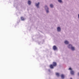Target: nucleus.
Masks as SVG:
<instances>
[{
    "label": "nucleus",
    "instance_id": "obj_13",
    "mask_svg": "<svg viewBox=\"0 0 79 79\" xmlns=\"http://www.w3.org/2000/svg\"><path fill=\"white\" fill-rule=\"evenodd\" d=\"M21 19L22 21H24V18L23 17H21Z\"/></svg>",
    "mask_w": 79,
    "mask_h": 79
},
{
    "label": "nucleus",
    "instance_id": "obj_9",
    "mask_svg": "<svg viewBox=\"0 0 79 79\" xmlns=\"http://www.w3.org/2000/svg\"><path fill=\"white\" fill-rule=\"evenodd\" d=\"M64 43L65 44H69V42L67 41H65L64 42Z\"/></svg>",
    "mask_w": 79,
    "mask_h": 79
},
{
    "label": "nucleus",
    "instance_id": "obj_8",
    "mask_svg": "<svg viewBox=\"0 0 79 79\" xmlns=\"http://www.w3.org/2000/svg\"><path fill=\"white\" fill-rule=\"evenodd\" d=\"M61 76L62 79H64V75L62 74Z\"/></svg>",
    "mask_w": 79,
    "mask_h": 79
},
{
    "label": "nucleus",
    "instance_id": "obj_18",
    "mask_svg": "<svg viewBox=\"0 0 79 79\" xmlns=\"http://www.w3.org/2000/svg\"><path fill=\"white\" fill-rule=\"evenodd\" d=\"M78 76H79V73H78Z\"/></svg>",
    "mask_w": 79,
    "mask_h": 79
},
{
    "label": "nucleus",
    "instance_id": "obj_7",
    "mask_svg": "<svg viewBox=\"0 0 79 79\" xmlns=\"http://www.w3.org/2000/svg\"><path fill=\"white\" fill-rule=\"evenodd\" d=\"M57 31H58V32H60V31H61V28H60V27H57Z\"/></svg>",
    "mask_w": 79,
    "mask_h": 79
},
{
    "label": "nucleus",
    "instance_id": "obj_4",
    "mask_svg": "<svg viewBox=\"0 0 79 79\" xmlns=\"http://www.w3.org/2000/svg\"><path fill=\"white\" fill-rule=\"evenodd\" d=\"M39 2H38V3H36L35 5V6L37 7V8H39Z\"/></svg>",
    "mask_w": 79,
    "mask_h": 79
},
{
    "label": "nucleus",
    "instance_id": "obj_19",
    "mask_svg": "<svg viewBox=\"0 0 79 79\" xmlns=\"http://www.w3.org/2000/svg\"><path fill=\"white\" fill-rule=\"evenodd\" d=\"M70 79H72L71 78H70Z\"/></svg>",
    "mask_w": 79,
    "mask_h": 79
},
{
    "label": "nucleus",
    "instance_id": "obj_11",
    "mask_svg": "<svg viewBox=\"0 0 79 79\" xmlns=\"http://www.w3.org/2000/svg\"><path fill=\"white\" fill-rule=\"evenodd\" d=\"M45 9L46 10H48V8L47 6H46Z\"/></svg>",
    "mask_w": 79,
    "mask_h": 79
},
{
    "label": "nucleus",
    "instance_id": "obj_14",
    "mask_svg": "<svg viewBox=\"0 0 79 79\" xmlns=\"http://www.w3.org/2000/svg\"><path fill=\"white\" fill-rule=\"evenodd\" d=\"M50 6L51 8H53V4H51L50 5Z\"/></svg>",
    "mask_w": 79,
    "mask_h": 79
},
{
    "label": "nucleus",
    "instance_id": "obj_10",
    "mask_svg": "<svg viewBox=\"0 0 79 79\" xmlns=\"http://www.w3.org/2000/svg\"><path fill=\"white\" fill-rule=\"evenodd\" d=\"M28 5H31V1H28Z\"/></svg>",
    "mask_w": 79,
    "mask_h": 79
},
{
    "label": "nucleus",
    "instance_id": "obj_3",
    "mask_svg": "<svg viewBox=\"0 0 79 79\" xmlns=\"http://www.w3.org/2000/svg\"><path fill=\"white\" fill-rule=\"evenodd\" d=\"M53 49L54 50H57V48L56 46H54L53 47Z\"/></svg>",
    "mask_w": 79,
    "mask_h": 79
},
{
    "label": "nucleus",
    "instance_id": "obj_16",
    "mask_svg": "<svg viewBox=\"0 0 79 79\" xmlns=\"http://www.w3.org/2000/svg\"><path fill=\"white\" fill-rule=\"evenodd\" d=\"M46 12L47 13H48V12H49L48 10H47Z\"/></svg>",
    "mask_w": 79,
    "mask_h": 79
},
{
    "label": "nucleus",
    "instance_id": "obj_5",
    "mask_svg": "<svg viewBox=\"0 0 79 79\" xmlns=\"http://www.w3.org/2000/svg\"><path fill=\"white\" fill-rule=\"evenodd\" d=\"M53 65L52 64H51L50 66V68L51 69H53Z\"/></svg>",
    "mask_w": 79,
    "mask_h": 79
},
{
    "label": "nucleus",
    "instance_id": "obj_15",
    "mask_svg": "<svg viewBox=\"0 0 79 79\" xmlns=\"http://www.w3.org/2000/svg\"><path fill=\"white\" fill-rule=\"evenodd\" d=\"M58 0V2H60V3H61V2H62V1H61V0Z\"/></svg>",
    "mask_w": 79,
    "mask_h": 79
},
{
    "label": "nucleus",
    "instance_id": "obj_6",
    "mask_svg": "<svg viewBox=\"0 0 79 79\" xmlns=\"http://www.w3.org/2000/svg\"><path fill=\"white\" fill-rule=\"evenodd\" d=\"M70 73L72 75H74V71H71L70 72Z\"/></svg>",
    "mask_w": 79,
    "mask_h": 79
},
{
    "label": "nucleus",
    "instance_id": "obj_2",
    "mask_svg": "<svg viewBox=\"0 0 79 79\" xmlns=\"http://www.w3.org/2000/svg\"><path fill=\"white\" fill-rule=\"evenodd\" d=\"M53 66H56V65H57V64H56V62H53Z\"/></svg>",
    "mask_w": 79,
    "mask_h": 79
},
{
    "label": "nucleus",
    "instance_id": "obj_12",
    "mask_svg": "<svg viewBox=\"0 0 79 79\" xmlns=\"http://www.w3.org/2000/svg\"><path fill=\"white\" fill-rule=\"evenodd\" d=\"M56 75L57 76H60V74L58 73H56Z\"/></svg>",
    "mask_w": 79,
    "mask_h": 79
},
{
    "label": "nucleus",
    "instance_id": "obj_17",
    "mask_svg": "<svg viewBox=\"0 0 79 79\" xmlns=\"http://www.w3.org/2000/svg\"><path fill=\"white\" fill-rule=\"evenodd\" d=\"M69 70H71V68H69Z\"/></svg>",
    "mask_w": 79,
    "mask_h": 79
},
{
    "label": "nucleus",
    "instance_id": "obj_1",
    "mask_svg": "<svg viewBox=\"0 0 79 79\" xmlns=\"http://www.w3.org/2000/svg\"><path fill=\"white\" fill-rule=\"evenodd\" d=\"M68 47L69 48H71L72 50H74V47H73L72 45H71V44H69L68 46Z\"/></svg>",
    "mask_w": 79,
    "mask_h": 79
}]
</instances>
